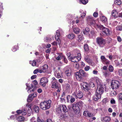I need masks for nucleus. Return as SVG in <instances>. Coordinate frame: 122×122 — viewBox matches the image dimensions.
Masks as SVG:
<instances>
[{
	"label": "nucleus",
	"mask_w": 122,
	"mask_h": 122,
	"mask_svg": "<svg viewBox=\"0 0 122 122\" xmlns=\"http://www.w3.org/2000/svg\"><path fill=\"white\" fill-rule=\"evenodd\" d=\"M114 62L115 63H116V65L117 66H120V63L117 60H115L114 61Z\"/></svg>",
	"instance_id": "61"
},
{
	"label": "nucleus",
	"mask_w": 122,
	"mask_h": 122,
	"mask_svg": "<svg viewBox=\"0 0 122 122\" xmlns=\"http://www.w3.org/2000/svg\"><path fill=\"white\" fill-rule=\"evenodd\" d=\"M75 37V35L73 34H69L67 36L68 38L70 39H73Z\"/></svg>",
	"instance_id": "36"
},
{
	"label": "nucleus",
	"mask_w": 122,
	"mask_h": 122,
	"mask_svg": "<svg viewBox=\"0 0 122 122\" xmlns=\"http://www.w3.org/2000/svg\"><path fill=\"white\" fill-rule=\"evenodd\" d=\"M54 36L53 35H50L45 37L44 39V41L49 42L52 40L53 39Z\"/></svg>",
	"instance_id": "14"
},
{
	"label": "nucleus",
	"mask_w": 122,
	"mask_h": 122,
	"mask_svg": "<svg viewBox=\"0 0 122 122\" xmlns=\"http://www.w3.org/2000/svg\"><path fill=\"white\" fill-rule=\"evenodd\" d=\"M83 33L86 35H88L90 32V29L89 28L86 27L85 29H83Z\"/></svg>",
	"instance_id": "30"
},
{
	"label": "nucleus",
	"mask_w": 122,
	"mask_h": 122,
	"mask_svg": "<svg viewBox=\"0 0 122 122\" xmlns=\"http://www.w3.org/2000/svg\"><path fill=\"white\" fill-rule=\"evenodd\" d=\"M93 15L94 17H97L98 16V14L97 12H94L93 14Z\"/></svg>",
	"instance_id": "58"
},
{
	"label": "nucleus",
	"mask_w": 122,
	"mask_h": 122,
	"mask_svg": "<svg viewBox=\"0 0 122 122\" xmlns=\"http://www.w3.org/2000/svg\"><path fill=\"white\" fill-rule=\"evenodd\" d=\"M18 116V115L17 114H16L15 115H12L9 118H8V119L9 120H14L15 119V117H17V116Z\"/></svg>",
	"instance_id": "45"
},
{
	"label": "nucleus",
	"mask_w": 122,
	"mask_h": 122,
	"mask_svg": "<svg viewBox=\"0 0 122 122\" xmlns=\"http://www.w3.org/2000/svg\"><path fill=\"white\" fill-rule=\"evenodd\" d=\"M110 103L112 104H115V101L113 98H112L110 100Z\"/></svg>",
	"instance_id": "54"
},
{
	"label": "nucleus",
	"mask_w": 122,
	"mask_h": 122,
	"mask_svg": "<svg viewBox=\"0 0 122 122\" xmlns=\"http://www.w3.org/2000/svg\"><path fill=\"white\" fill-rule=\"evenodd\" d=\"M51 87L52 88L59 89V87L58 85V83L57 81H52Z\"/></svg>",
	"instance_id": "19"
},
{
	"label": "nucleus",
	"mask_w": 122,
	"mask_h": 122,
	"mask_svg": "<svg viewBox=\"0 0 122 122\" xmlns=\"http://www.w3.org/2000/svg\"><path fill=\"white\" fill-rule=\"evenodd\" d=\"M65 73L66 75L68 76H69L70 75V73L68 70H66L65 71Z\"/></svg>",
	"instance_id": "57"
},
{
	"label": "nucleus",
	"mask_w": 122,
	"mask_h": 122,
	"mask_svg": "<svg viewBox=\"0 0 122 122\" xmlns=\"http://www.w3.org/2000/svg\"><path fill=\"white\" fill-rule=\"evenodd\" d=\"M84 49L85 51H88L89 50L88 46L87 44H85L84 46Z\"/></svg>",
	"instance_id": "47"
},
{
	"label": "nucleus",
	"mask_w": 122,
	"mask_h": 122,
	"mask_svg": "<svg viewBox=\"0 0 122 122\" xmlns=\"http://www.w3.org/2000/svg\"><path fill=\"white\" fill-rule=\"evenodd\" d=\"M40 68L42 70L43 72H44L46 71V69L48 68V66L47 65L45 64L43 66L41 67Z\"/></svg>",
	"instance_id": "31"
},
{
	"label": "nucleus",
	"mask_w": 122,
	"mask_h": 122,
	"mask_svg": "<svg viewBox=\"0 0 122 122\" xmlns=\"http://www.w3.org/2000/svg\"><path fill=\"white\" fill-rule=\"evenodd\" d=\"M63 55L61 53L58 54L57 57H55L56 59L58 60H60L62 58Z\"/></svg>",
	"instance_id": "29"
},
{
	"label": "nucleus",
	"mask_w": 122,
	"mask_h": 122,
	"mask_svg": "<svg viewBox=\"0 0 122 122\" xmlns=\"http://www.w3.org/2000/svg\"><path fill=\"white\" fill-rule=\"evenodd\" d=\"M108 69L110 71L112 72L113 70V68L112 66L110 65L109 66Z\"/></svg>",
	"instance_id": "49"
},
{
	"label": "nucleus",
	"mask_w": 122,
	"mask_h": 122,
	"mask_svg": "<svg viewBox=\"0 0 122 122\" xmlns=\"http://www.w3.org/2000/svg\"><path fill=\"white\" fill-rule=\"evenodd\" d=\"M81 86L82 89L85 91H87L90 89L88 84L86 82H83L82 83Z\"/></svg>",
	"instance_id": "11"
},
{
	"label": "nucleus",
	"mask_w": 122,
	"mask_h": 122,
	"mask_svg": "<svg viewBox=\"0 0 122 122\" xmlns=\"http://www.w3.org/2000/svg\"><path fill=\"white\" fill-rule=\"evenodd\" d=\"M19 46L18 45L14 46L12 48V51L13 52H15L18 50Z\"/></svg>",
	"instance_id": "33"
},
{
	"label": "nucleus",
	"mask_w": 122,
	"mask_h": 122,
	"mask_svg": "<svg viewBox=\"0 0 122 122\" xmlns=\"http://www.w3.org/2000/svg\"><path fill=\"white\" fill-rule=\"evenodd\" d=\"M103 119L105 122H109L111 120V118L108 116L105 117Z\"/></svg>",
	"instance_id": "34"
},
{
	"label": "nucleus",
	"mask_w": 122,
	"mask_h": 122,
	"mask_svg": "<svg viewBox=\"0 0 122 122\" xmlns=\"http://www.w3.org/2000/svg\"><path fill=\"white\" fill-rule=\"evenodd\" d=\"M102 21L103 23L106 22L107 20L106 18L104 16H102L101 18Z\"/></svg>",
	"instance_id": "40"
},
{
	"label": "nucleus",
	"mask_w": 122,
	"mask_h": 122,
	"mask_svg": "<svg viewBox=\"0 0 122 122\" xmlns=\"http://www.w3.org/2000/svg\"><path fill=\"white\" fill-rule=\"evenodd\" d=\"M17 117L16 119L18 121H23L24 120V118L22 116H18Z\"/></svg>",
	"instance_id": "28"
},
{
	"label": "nucleus",
	"mask_w": 122,
	"mask_h": 122,
	"mask_svg": "<svg viewBox=\"0 0 122 122\" xmlns=\"http://www.w3.org/2000/svg\"><path fill=\"white\" fill-rule=\"evenodd\" d=\"M96 28L102 30V33L104 35H108L110 34V30L108 28L104 27L102 25L99 24L97 27Z\"/></svg>",
	"instance_id": "5"
},
{
	"label": "nucleus",
	"mask_w": 122,
	"mask_h": 122,
	"mask_svg": "<svg viewBox=\"0 0 122 122\" xmlns=\"http://www.w3.org/2000/svg\"><path fill=\"white\" fill-rule=\"evenodd\" d=\"M91 86L92 87H94L95 86V84L93 82H89Z\"/></svg>",
	"instance_id": "56"
},
{
	"label": "nucleus",
	"mask_w": 122,
	"mask_h": 122,
	"mask_svg": "<svg viewBox=\"0 0 122 122\" xmlns=\"http://www.w3.org/2000/svg\"><path fill=\"white\" fill-rule=\"evenodd\" d=\"M85 61L89 64H91L92 63V61L90 57L88 56H86L84 57V58Z\"/></svg>",
	"instance_id": "20"
},
{
	"label": "nucleus",
	"mask_w": 122,
	"mask_h": 122,
	"mask_svg": "<svg viewBox=\"0 0 122 122\" xmlns=\"http://www.w3.org/2000/svg\"><path fill=\"white\" fill-rule=\"evenodd\" d=\"M66 92L68 93H71L72 92V89L70 86V85L67 84L66 86Z\"/></svg>",
	"instance_id": "17"
},
{
	"label": "nucleus",
	"mask_w": 122,
	"mask_h": 122,
	"mask_svg": "<svg viewBox=\"0 0 122 122\" xmlns=\"http://www.w3.org/2000/svg\"><path fill=\"white\" fill-rule=\"evenodd\" d=\"M97 93L100 95L102 94L103 92L104 88H105V86L104 85H100L97 86Z\"/></svg>",
	"instance_id": "10"
},
{
	"label": "nucleus",
	"mask_w": 122,
	"mask_h": 122,
	"mask_svg": "<svg viewBox=\"0 0 122 122\" xmlns=\"http://www.w3.org/2000/svg\"><path fill=\"white\" fill-rule=\"evenodd\" d=\"M32 112V110L31 109H28L27 111V114L28 116H30L31 113Z\"/></svg>",
	"instance_id": "51"
},
{
	"label": "nucleus",
	"mask_w": 122,
	"mask_h": 122,
	"mask_svg": "<svg viewBox=\"0 0 122 122\" xmlns=\"http://www.w3.org/2000/svg\"><path fill=\"white\" fill-rule=\"evenodd\" d=\"M58 43V41H57V42H56L55 41H54L51 43V44L52 46H57Z\"/></svg>",
	"instance_id": "52"
},
{
	"label": "nucleus",
	"mask_w": 122,
	"mask_h": 122,
	"mask_svg": "<svg viewBox=\"0 0 122 122\" xmlns=\"http://www.w3.org/2000/svg\"><path fill=\"white\" fill-rule=\"evenodd\" d=\"M26 89L28 93H31L32 92L34 91V88H33L34 86L32 84H31L30 86L29 84L26 83Z\"/></svg>",
	"instance_id": "12"
},
{
	"label": "nucleus",
	"mask_w": 122,
	"mask_h": 122,
	"mask_svg": "<svg viewBox=\"0 0 122 122\" xmlns=\"http://www.w3.org/2000/svg\"><path fill=\"white\" fill-rule=\"evenodd\" d=\"M116 30L119 31L122 30V25H119L116 28Z\"/></svg>",
	"instance_id": "46"
},
{
	"label": "nucleus",
	"mask_w": 122,
	"mask_h": 122,
	"mask_svg": "<svg viewBox=\"0 0 122 122\" xmlns=\"http://www.w3.org/2000/svg\"><path fill=\"white\" fill-rule=\"evenodd\" d=\"M112 14L113 17L115 18H116L118 17V12L116 10H113L112 11Z\"/></svg>",
	"instance_id": "24"
},
{
	"label": "nucleus",
	"mask_w": 122,
	"mask_h": 122,
	"mask_svg": "<svg viewBox=\"0 0 122 122\" xmlns=\"http://www.w3.org/2000/svg\"><path fill=\"white\" fill-rule=\"evenodd\" d=\"M72 15L70 14H68L67 15V17L70 20L71 19V18H72Z\"/></svg>",
	"instance_id": "53"
},
{
	"label": "nucleus",
	"mask_w": 122,
	"mask_h": 122,
	"mask_svg": "<svg viewBox=\"0 0 122 122\" xmlns=\"http://www.w3.org/2000/svg\"><path fill=\"white\" fill-rule=\"evenodd\" d=\"M63 33V31L61 29H59L56 31L55 35V38L56 41H58V44L60 45L61 43L59 37Z\"/></svg>",
	"instance_id": "6"
},
{
	"label": "nucleus",
	"mask_w": 122,
	"mask_h": 122,
	"mask_svg": "<svg viewBox=\"0 0 122 122\" xmlns=\"http://www.w3.org/2000/svg\"><path fill=\"white\" fill-rule=\"evenodd\" d=\"M72 108L74 111L76 112H79V108L76 104H73Z\"/></svg>",
	"instance_id": "22"
},
{
	"label": "nucleus",
	"mask_w": 122,
	"mask_h": 122,
	"mask_svg": "<svg viewBox=\"0 0 122 122\" xmlns=\"http://www.w3.org/2000/svg\"><path fill=\"white\" fill-rule=\"evenodd\" d=\"M75 75L76 79L79 81H80L82 79V76L85 77H88L89 76L88 73H86L82 69H80L78 71L75 72Z\"/></svg>",
	"instance_id": "2"
},
{
	"label": "nucleus",
	"mask_w": 122,
	"mask_h": 122,
	"mask_svg": "<svg viewBox=\"0 0 122 122\" xmlns=\"http://www.w3.org/2000/svg\"><path fill=\"white\" fill-rule=\"evenodd\" d=\"M118 99L119 102L122 103V93L119 94Z\"/></svg>",
	"instance_id": "41"
},
{
	"label": "nucleus",
	"mask_w": 122,
	"mask_h": 122,
	"mask_svg": "<svg viewBox=\"0 0 122 122\" xmlns=\"http://www.w3.org/2000/svg\"><path fill=\"white\" fill-rule=\"evenodd\" d=\"M111 88L113 90L117 91L120 86L119 82L117 81L113 80L111 83Z\"/></svg>",
	"instance_id": "7"
},
{
	"label": "nucleus",
	"mask_w": 122,
	"mask_h": 122,
	"mask_svg": "<svg viewBox=\"0 0 122 122\" xmlns=\"http://www.w3.org/2000/svg\"><path fill=\"white\" fill-rule=\"evenodd\" d=\"M63 59V61L65 63H67L68 62V61L67 59L63 55L62 58Z\"/></svg>",
	"instance_id": "50"
},
{
	"label": "nucleus",
	"mask_w": 122,
	"mask_h": 122,
	"mask_svg": "<svg viewBox=\"0 0 122 122\" xmlns=\"http://www.w3.org/2000/svg\"><path fill=\"white\" fill-rule=\"evenodd\" d=\"M42 90L41 88H39L37 90V92L39 93H41L42 92Z\"/></svg>",
	"instance_id": "64"
},
{
	"label": "nucleus",
	"mask_w": 122,
	"mask_h": 122,
	"mask_svg": "<svg viewBox=\"0 0 122 122\" xmlns=\"http://www.w3.org/2000/svg\"><path fill=\"white\" fill-rule=\"evenodd\" d=\"M68 109L66 106L63 104L59 105L56 110V112L58 114V116L61 119L67 116L66 115H64L63 113H66Z\"/></svg>",
	"instance_id": "1"
},
{
	"label": "nucleus",
	"mask_w": 122,
	"mask_h": 122,
	"mask_svg": "<svg viewBox=\"0 0 122 122\" xmlns=\"http://www.w3.org/2000/svg\"><path fill=\"white\" fill-rule=\"evenodd\" d=\"M80 3L84 5H86L88 2V0H78Z\"/></svg>",
	"instance_id": "38"
},
{
	"label": "nucleus",
	"mask_w": 122,
	"mask_h": 122,
	"mask_svg": "<svg viewBox=\"0 0 122 122\" xmlns=\"http://www.w3.org/2000/svg\"><path fill=\"white\" fill-rule=\"evenodd\" d=\"M34 98V97H33L32 95H29L27 99V101L28 102H31L32 100Z\"/></svg>",
	"instance_id": "32"
},
{
	"label": "nucleus",
	"mask_w": 122,
	"mask_h": 122,
	"mask_svg": "<svg viewBox=\"0 0 122 122\" xmlns=\"http://www.w3.org/2000/svg\"><path fill=\"white\" fill-rule=\"evenodd\" d=\"M74 66L75 68L78 69L79 67V64L76 63L74 65Z\"/></svg>",
	"instance_id": "63"
},
{
	"label": "nucleus",
	"mask_w": 122,
	"mask_h": 122,
	"mask_svg": "<svg viewBox=\"0 0 122 122\" xmlns=\"http://www.w3.org/2000/svg\"><path fill=\"white\" fill-rule=\"evenodd\" d=\"M31 122H36L35 121V118L34 117H32L31 119ZM37 122H45L43 120H42L40 119V118L38 117L37 119Z\"/></svg>",
	"instance_id": "27"
},
{
	"label": "nucleus",
	"mask_w": 122,
	"mask_h": 122,
	"mask_svg": "<svg viewBox=\"0 0 122 122\" xmlns=\"http://www.w3.org/2000/svg\"><path fill=\"white\" fill-rule=\"evenodd\" d=\"M101 58L103 63L107 65L109 64V61L106 59L104 56H101Z\"/></svg>",
	"instance_id": "16"
},
{
	"label": "nucleus",
	"mask_w": 122,
	"mask_h": 122,
	"mask_svg": "<svg viewBox=\"0 0 122 122\" xmlns=\"http://www.w3.org/2000/svg\"><path fill=\"white\" fill-rule=\"evenodd\" d=\"M30 94L32 95L33 96V97H36L37 95V94L36 92H34L33 93L31 94Z\"/></svg>",
	"instance_id": "62"
},
{
	"label": "nucleus",
	"mask_w": 122,
	"mask_h": 122,
	"mask_svg": "<svg viewBox=\"0 0 122 122\" xmlns=\"http://www.w3.org/2000/svg\"><path fill=\"white\" fill-rule=\"evenodd\" d=\"M83 96V93L81 91H78L76 95V98L80 99L82 98Z\"/></svg>",
	"instance_id": "26"
},
{
	"label": "nucleus",
	"mask_w": 122,
	"mask_h": 122,
	"mask_svg": "<svg viewBox=\"0 0 122 122\" xmlns=\"http://www.w3.org/2000/svg\"><path fill=\"white\" fill-rule=\"evenodd\" d=\"M86 11H84V12H83L82 13L81 15V17L82 18H83L84 17L86 16Z\"/></svg>",
	"instance_id": "48"
},
{
	"label": "nucleus",
	"mask_w": 122,
	"mask_h": 122,
	"mask_svg": "<svg viewBox=\"0 0 122 122\" xmlns=\"http://www.w3.org/2000/svg\"><path fill=\"white\" fill-rule=\"evenodd\" d=\"M81 56L80 53H78L77 54V56L71 57V58H69V60L71 61L72 62H77L80 61L81 58Z\"/></svg>",
	"instance_id": "8"
},
{
	"label": "nucleus",
	"mask_w": 122,
	"mask_h": 122,
	"mask_svg": "<svg viewBox=\"0 0 122 122\" xmlns=\"http://www.w3.org/2000/svg\"><path fill=\"white\" fill-rule=\"evenodd\" d=\"M117 41L119 42H121L122 41V39L121 37L119 36H118L117 37Z\"/></svg>",
	"instance_id": "60"
},
{
	"label": "nucleus",
	"mask_w": 122,
	"mask_h": 122,
	"mask_svg": "<svg viewBox=\"0 0 122 122\" xmlns=\"http://www.w3.org/2000/svg\"><path fill=\"white\" fill-rule=\"evenodd\" d=\"M48 80L46 77L42 78L40 80V84L43 87L45 86L48 82Z\"/></svg>",
	"instance_id": "13"
},
{
	"label": "nucleus",
	"mask_w": 122,
	"mask_h": 122,
	"mask_svg": "<svg viewBox=\"0 0 122 122\" xmlns=\"http://www.w3.org/2000/svg\"><path fill=\"white\" fill-rule=\"evenodd\" d=\"M83 115L85 116L89 117H92L93 116V114L87 111H84L83 113Z\"/></svg>",
	"instance_id": "21"
},
{
	"label": "nucleus",
	"mask_w": 122,
	"mask_h": 122,
	"mask_svg": "<svg viewBox=\"0 0 122 122\" xmlns=\"http://www.w3.org/2000/svg\"><path fill=\"white\" fill-rule=\"evenodd\" d=\"M18 115H22L23 116L25 115L27 113L26 110L23 109L21 110H18L16 111Z\"/></svg>",
	"instance_id": "15"
},
{
	"label": "nucleus",
	"mask_w": 122,
	"mask_h": 122,
	"mask_svg": "<svg viewBox=\"0 0 122 122\" xmlns=\"http://www.w3.org/2000/svg\"><path fill=\"white\" fill-rule=\"evenodd\" d=\"M73 30L74 32L76 34H78L80 32V30L78 27H76L74 28Z\"/></svg>",
	"instance_id": "35"
},
{
	"label": "nucleus",
	"mask_w": 122,
	"mask_h": 122,
	"mask_svg": "<svg viewBox=\"0 0 122 122\" xmlns=\"http://www.w3.org/2000/svg\"><path fill=\"white\" fill-rule=\"evenodd\" d=\"M117 91H116L115 90H113V91H111L110 92V95L112 96H115L117 94Z\"/></svg>",
	"instance_id": "37"
},
{
	"label": "nucleus",
	"mask_w": 122,
	"mask_h": 122,
	"mask_svg": "<svg viewBox=\"0 0 122 122\" xmlns=\"http://www.w3.org/2000/svg\"><path fill=\"white\" fill-rule=\"evenodd\" d=\"M34 109L36 113L38 112L39 110V108L38 107L35 106L34 107Z\"/></svg>",
	"instance_id": "43"
},
{
	"label": "nucleus",
	"mask_w": 122,
	"mask_h": 122,
	"mask_svg": "<svg viewBox=\"0 0 122 122\" xmlns=\"http://www.w3.org/2000/svg\"><path fill=\"white\" fill-rule=\"evenodd\" d=\"M87 22L89 25L96 28L99 23L98 21H95L94 18L91 16H88L86 17Z\"/></svg>",
	"instance_id": "3"
},
{
	"label": "nucleus",
	"mask_w": 122,
	"mask_h": 122,
	"mask_svg": "<svg viewBox=\"0 0 122 122\" xmlns=\"http://www.w3.org/2000/svg\"><path fill=\"white\" fill-rule=\"evenodd\" d=\"M104 75L106 77H108L110 75V73H109L105 72L104 74Z\"/></svg>",
	"instance_id": "55"
},
{
	"label": "nucleus",
	"mask_w": 122,
	"mask_h": 122,
	"mask_svg": "<svg viewBox=\"0 0 122 122\" xmlns=\"http://www.w3.org/2000/svg\"><path fill=\"white\" fill-rule=\"evenodd\" d=\"M95 81L97 84V86L102 85V80L98 77L96 76Z\"/></svg>",
	"instance_id": "25"
},
{
	"label": "nucleus",
	"mask_w": 122,
	"mask_h": 122,
	"mask_svg": "<svg viewBox=\"0 0 122 122\" xmlns=\"http://www.w3.org/2000/svg\"><path fill=\"white\" fill-rule=\"evenodd\" d=\"M51 100L41 102L40 104V107L43 110L48 109L51 107Z\"/></svg>",
	"instance_id": "4"
},
{
	"label": "nucleus",
	"mask_w": 122,
	"mask_h": 122,
	"mask_svg": "<svg viewBox=\"0 0 122 122\" xmlns=\"http://www.w3.org/2000/svg\"><path fill=\"white\" fill-rule=\"evenodd\" d=\"M32 105V104L28 103L26 104L25 108L26 109L28 108V109H31V107Z\"/></svg>",
	"instance_id": "39"
},
{
	"label": "nucleus",
	"mask_w": 122,
	"mask_h": 122,
	"mask_svg": "<svg viewBox=\"0 0 122 122\" xmlns=\"http://www.w3.org/2000/svg\"><path fill=\"white\" fill-rule=\"evenodd\" d=\"M96 77H92L90 80V82H92L94 81H95V78Z\"/></svg>",
	"instance_id": "59"
},
{
	"label": "nucleus",
	"mask_w": 122,
	"mask_h": 122,
	"mask_svg": "<svg viewBox=\"0 0 122 122\" xmlns=\"http://www.w3.org/2000/svg\"><path fill=\"white\" fill-rule=\"evenodd\" d=\"M101 97V95L100 94H99L96 93L94 95L93 97V99L95 101H97Z\"/></svg>",
	"instance_id": "18"
},
{
	"label": "nucleus",
	"mask_w": 122,
	"mask_h": 122,
	"mask_svg": "<svg viewBox=\"0 0 122 122\" xmlns=\"http://www.w3.org/2000/svg\"><path fill=\"white\" fill-rule=\"evenodd\" d=\"M30 63L33 66H35L36 65V62L35 60L30 61Z\"/></svg>",
	"instance_id": "44"
},
{
	"label": "nucleus",
	"mask_w": 122,
	"mask_h": 122,
	"mask_svg": "<svg viewBox=\"0 0 122 122\" xmlns=\"http://www.w3.org/2000/svg\"><path fill=\"white\" fill-rule=\"evenodd\" d=\"M97 42L100 47H103L106 43L105 40L101 37H98L97 38Z\"/></svg>",
	"instance_id": "9"
},
{
	"label": "nucleus",
	"mask_w": 122,
	"mask_h": 122,
	"mask_svg": "<svg viewBox=\"0 0 122 122\" xmlns=\"http://www.w3.org/2000/svg\"><path fill=\"white\" fill-rule=\"evenodd\" d=\"M114 3L116 5H119L121 4V2L120 0H116L114 2Z\"/></svg>",
	"instance_id": "42"
},
{
	"label": "nucleus",
	"mask_w": 122,
	"mask_h": 122,
	"mask_svg": "<svg viewBox=\"0 0 122 122\" xmlns=\"http://www.w3.org/2000/svg\"><path fill=\"white\" fill-rule=\"evenodd\" d=\"M54 75L56 77L58 78H62L63 77L62 75L60 74L58 71H55L54 72Z\"/></svg>",
	"instance_id": "23"
}]
</instances>
